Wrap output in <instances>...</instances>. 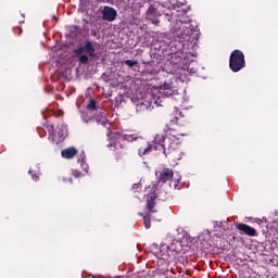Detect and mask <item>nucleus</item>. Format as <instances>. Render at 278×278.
<instances>
[{"label":"nucleus","mask_w":278,"mask_h":278,"mask_svg":"<svg viewBox=\"0 0 278 278\" xmlns=\"http://www.w3.org/2000/svg\"><path fill=\"white\" fill-rule=\"evenodd\" d=\"M111 127L112 124H109V126H106V140L109 142L106 143V147L111 149V151H116V149H121V142L125 140L127 142H141V144H143L138 150L140 157H142V155H149V153L153 151V147L155 151H163L164 155L177 149V143L172 142L170 139H166L164 135L156 134L152 146L151 143H149V141H146L142 136H139L138 134L129 135L125 132H113Z\"/></svg>","instance_id":"1"},{"label":"nucleus","mask_w":278,"mask_h":278,"mask_svg":"<svg viewBox=\"0 0 278 278\" xmlns=\"http://www.w3.org/2000/svg\"><path fill=\"white\" fill-rule=\"evenodd\" d=\"M173 97V89L164 86L155 92H147L141 98H138L137 112H151L153 105L156 108L162 106L164 99Z\"/></svg>","instance_id":"2"},{"label":"nucleus","mask_w":278,"mask_h":278,"mask_svg":"<svg viewBox=\"0 0 278 278\" xmlns=\"http://www.w3.org/2000/svg\"><path fill=\"white\" fill-rule=\"evenodd\" d=\"M192 25L186 23L184 25V21L176 18L170 23L169 31L174 36V40L176 42H180L184 49H190V40L194 28H191Z\"/></svg>","instance_id":"3"},{"label":"nucleus","mask_w":278,"mask_h":278,"mask_svg":"<svg viewBox=\"0 0 278 278\" xmlns=\"http://www.w3.org/2000/svg\"><path fill=\"white\" fill-rule=\"evenodd\" d=\"M245 66L244 53L240 50L232 51L229 59V67L232 73H240Z\"/></svg>","instance_id":"4"},{"label":"nucleus","mask_w":278,"mask_h":278,"mask_svg":"<svg viewBox=\"0 0 278 278\" xmlns=\"http://www.w3.org/2000/svg\"><path fill=\"white\" fill-rule=\"evenodd\" d=\"M149 1L151 0H125V3L122 4V8L138 14L140 12V8H142L144 3H149Z\"/></svg>","instance_id":"5"},{"label":"nucleus","mask_w":278,"mask_h":278,"mask_svg":"<svg viewBox=\"0 0 278 278\" xmlns=\"http://www.w3.org/2000/svg\"><path fill=\"white\" fill-rule=\"evenodd\" d=\"M160 16H162V13L154 5H150L146 13V18L151 21L153 25H160Z\"/></svg>","instance_id":"6"},{"label":"nucleus","mask_w":278,"mask_h":278,"mask_svg":"<svg viewBox=\"0 0 278 278\" xmlns=\"http://www.w3.org/2000/svg\"><path fill=\"white\" fill-rule=\"evenodd\" d=\"M235 227L236 229H239V231H242V233H244L245 236H251V237L257 236V231L255 230V228L247 224L237 223L235 224Z\"/></svg>","instance_id":"7"},{"label":"nucleus","mask_w":278,"mask_h":278,"mask_svg":"<svg viewBox=\"0 0 278 278\" xmlns=\"http://www.w3.org/2000/svg\"><path fill=\"white\" fill-rule=\"evenodd\" d=\"M173 169L164 168L159 176V181H161V184H166V181H170V179H173Z\"/></svg>","instance_id":"8"},{"label":"nucleus","mask_w":278,"mask_h":278,"mask_svg":"<svg viewBox=\"0 0 278 278\" xmlns=\"http://www.w3.org/2000/svg\"><path fill=\"white\" fill-rule=\"evenodd\" d=\"M116 16H118V12L112 7H105V21L112 23L116 21Z\"/></svg>","instance_id":"9"},{"label":"nucleus","mask_w":278,"mask_h":278,"mask_svg":"<svg viewBox=\"0 0 278 278\" xmlns=\"http://www.w3.org/2000/svg\"><path fill=\"white\" fill-rule=\"evenodd\" d=\"M75 155H77V149L74 147H70L61 151V156L65 160H73Z\"/></svg>","instance_id":"10"},{"label":"nucleus","mask_w":278,"mask_h":278,"mask_svg":"<svg viewBox=\"0 0 278 278\" xmlns=\"http://www.w3.org/2000/svg\"><path fill=\"white\" fill-rule=\"evenodd\" d=\"M155 199H157L155 193H151L150 195H148L147 210L149 212H153V207H155Z\"/></svg>","instance_id":"11"},{"label":"nucleus","mask_w":278,"mask_h":278,"mask_svg":"<svg viewBox=\"0 0 278 278\" xmlns=\"http://www.w3.org/2000/svg\"><path fill=\"white\" fill-rule=\"evenodd\" d=\"M83 51H84V53H87V55H90L91 58H92V55H94V47H92V43L90 41H87L83 46Z\"/></svg>","instance_id":"12"},{"label":"nucleus","mask_w":278,"mask_h":278,"mask_svg":"<svg viewBox=\"0 0 278 278\" xmlns=\"http://www.w3.org/2000/svg\"><path fill=\"white\" fill-rule=\"evenodd\" d=\"M96 1H98V3H103L105 0ZM88 5H90V0H80L78 10H80V12H86V10H88Z\"/></svg>","instance_id":"13"},{"label":"nucleus","mask_w":278,"mask_h":278,"mask_svg":"<svg viewBox=\"0 0 278 278\" xmlns=\"http://www.w3.org/2000/svg\"><path fill=\"white\" fill-rule=\"evenodd\" d=\"M187 71L188 73H190L191 75H194V73H197V71H199V67L197 66V63H194V61H192V63H189L187 65Z\"/></svg>","instance_id":"14"},{"label":"nucleus","mask_w":278,"mask_h":278,"mask_svg":"<svg viewBox=\"0 0 278 278\" xmlns=\"http://www.w3.org/2000/svg\"><path fill=\"white\" fill-rule=\"evenodd\" d=\"M96 123L98 125H102L103 127L105 126V115L103 112H100V114L96 116Z\"/></svg>","instance_id":"15"},{"label":"nucleus","mask_w":278,"mask_h":278,"mask_svg":"<svg viewBox=\"0 0 278 278\" xmlns=\"http://www.w3.org/2000/svg\"><path fill=\"white\" fill-rule=\"evenodd\" d=\"M87 110H90V111L97 110V100L90 98L89 102L87 103Z\"/></svg>","instance_id":"16"},{"label":"nucleus","mask_w":278,"mask_h":278,"mask_svg":"<svg viewBox=\"0 0 278 278\" xmlns=\"http://www.w3.org/2000/svg\"><path fill=\"white\" fill-rule=\"evenodd\" d=\"M143 225L146 229H151V213L143 217Z\"/></svg>","instance_id":"17"},{"label":"nucleus","mask_w":278,"mask_h":278,"mask_svg":"<svg viewBox=\"0 0 278 278\" xmlns=\"http://www.w3.org/2000/svg\"><path fill=\"white\" fill-rule=\"evenodd\" d=\"M106 3L118 7V5H123V3H125V0H106Z\"/></svg>","instance_id":"18"},{"label":"nucleus","mask_w":278,"mask_h":278,"mask_svg":"<svg viewBox=\"0 0 278 278\" xmlns=\"http://www.w3.org/2000/svg\"><path fill=\"white\" fill-rule=\"evenodd\" d=\"M125 64H126V66H129V68H132V66H136L138 64V61H136V60H126Z\"/></svg>","instance_id":"19"},{"label":"nucleus","mask_w":278,"mask_h":278,"mask_svg":"<svg viewBox=\"0 0 278 278\" xmlns=\"http://www.w3.org/2000/svg\"><path fill=\"white\" fill-rule=\"evenodd\" d=\"M79 62H80V64H88V55L81 54L79 56Z\"/></svg>","instance_id":"20"},{"label":"nucleus","mask_w":278,"mask_h":278,"mask_svg":"<svg viewBox=\"0 0 278 278\" xmlns=\"http://www.w3.org/2000/svg\"><path fill=\"white\" fill-rule=\"evenodd\" d=\"M59 129L60 130L58 131V137L59 138H64V129H66V126L61 125V127Z\"/></svg>","instance_id":"21"},{"label":"nucleus","mask_w":278,"mask_h":278,"mask_svg":"<svg viewBox=\"0 0 278 278\" xmlns=\"http://www.w3.org/2000/svg\"><path fill=\"white\" fill-rule=\"evenodd\" d=\"M28 175H31L33 181H38L40 179L37 174H34V170L29 169Z\"/></svg>","instance_id":"22"},{"label":"nucleus","mask_w":278,"mask_h":278,"mask_svg":"<svg viewBox=\"0 0 278 278\" xmlns=\"http://www.w3.org/2000/svg\"><path fill=\"white\" fill-rule=\"evenodd\" d=\"M132 190H134V192H140V190H141V185H140V184H134V185H132Z\"/></svg>","instance_id":"23"},{"label":"nucleus","mask_w":278,"mask_h":278,"mask_svg":"<svg viewBox=\"0 0 278 278\" xmlns=\"http://www.w3.org/2000/svg\"><path fill=\"white\" fill-rule=\"evenodd\" d=\"M74 53H76V55H81V53H84V47L76 48Z\"/></svg>","instance_id":"24"},{"label":"nucleus","mask_w":278,"mask_h":278,"mask_svg":"<svg viewBox=\"0 0 278 278\" xmlns=\"http://www.w3.org/2000/svg\"><path fill=\"white\" fill-rule=\"evenodd\" d=\"M48 131L50 136H53V134H55V128L53 127V125L48 126Z\"/></svg>","instance_id":"25"},{"label":"nucleus","mask_w":278,"mask_h":278,"mask_svg":"<svg viewBox=\"0 0 278 278\" xmlns=\"http://www.w3.org/2000/svg\"><path fill=\"white\" fill-rule=\"evenodd\" d=\"M73 175L76 177V179H79V177H81V173L79 170H74Z\"/></svg>","instance_id":"26"},{"label":"nucleus","mask_w":278,"mask_h":278,"mask_svg":"<svg viewBox=\"0 0 278 278\" xmlns=\"http://www.w3.org/2000/svg\"><path fill=\"white\" fill-rule=\"evenodd\" d=\"M220 225H223V222H215L214 223V227H220Z\"/></svg>","instance_id":"27"},{"label":"nucleus","mask_w":278,"mask_h":278,"mask_svg":"<svg viewBox=\"0 0 278 278\" xmlns=\"http://www.w3.org/2000/svg\"><path fill=\"white\" fill-rule=\"evenodd\" d=\"M80 157H81V162H84V160H86V153L81 152Z\"/></svg>","instance_id":"28"},{"label":"nucleus","mask_w":278,"mask_h":278,"mask_svg":"<svg viewBox=\"0 0 278 278\" xmlns=\"http://www.w3.org/2000/svg\"><path fill=\"white\" fill-rule=\"evenodd\" d=\"M102 20L105 21V9L102 10Z\"/></svg>","instance_id":"29"},{"label":"nucleus","mask_w":278,"mask_h":278,"mask_svg":"<svg viewBox=\"0 0 278 278\" xmlns=\"http://www.w3.org/2000/svg\"><path fill=\"white\" fill-rule=\"evenodd\" d=\"M167 249H169L170 251H175V247L173 245V243L169 247H167Z\"/></svg>","instance_id":"30"},{"label":"nucleus","mask_w":278,"mask_h":278,"mask_svg":"<svg viewBox=\"0 0 278 278\" xmlns=\"http://www.w3.org/2000/svg\"><path fill=\"white\" fill-rule=\"evenodd\" d=\"M166 16H167V21H170V15H169V14H166Z\"/></svg>","instance_id":"31"},{"label":"nucleus","mask_w":278,"mask_h":278,"mask_svg":"<svg viewBox=\"0 0 278 278\" xmlns=\"http://www.w3.org/2000/svg\"><path fill=\"white\" fill-rule=\"evenodd\" d=\"M162 257H163V260H166V255L165 254H162Z\"/></svg>","instance_id":"32"},{"label":"nucleus","mask_w":278,"mask_h":278,"mask_svg":"<svg viewBox=\"0 0 278 278\" xmlns=\"http://www.w3.org/2000/svg\"><path fill=\"white\" fill-rule=\"evenodd\" d=\"M102 77H105V73L102 74Z\"/></svg>","instance_id":"33"},{"label":"nucleus","mask_w":278,"mask_h":278,"mask_svg":"<svg viewBox=\"0 0 278 278\" xmlns=\"http://www.w3.org/2000/svg\"><path fill=\"white\" fill-rule=\"evenodd\" d=\"M78 162H81V159H78Z\"/></svg>","instance_id":"34"}]
</instances>
